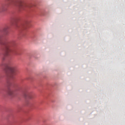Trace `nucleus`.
Wrapping results in <instances>:
<instances>
[{
  "label": "nucleus",
  "mask_w": 125,
  "mask_h": 125,
  "mask_svg": "<svg viewBox=\"0 0 125 125\" xmlns=\"http://www.w3.org/2000/svg\"><path fill=\"white\" fill-rule=\"evenodd\" d=\"M27 97V98H29V99H32V98H33V96H32V95L30 94H28Z\"/></svg>",
  "instance_id": "423d86ee"
},
{
  "label": "nucleus",
  "mask_w": 125,
  "mask_h": 125,
  "mask_svg": "<svg viewBox=\"0 0 125 125\" xmlns=\"http://www.w3.org/2000/svg\"><path fill=\"white\" fill-rule=\"evenodd\" d=\"M11 4L13 5H17V6L19 7L20 9L21 10L24 9L25 7H27V6H28L27 4H25L22 1L18 2L16 1V0H10L5 5H3L0 7V12H2V11H5L7 6H9V5Z\"/></svg>",
  "instance_id": "f257e3e1"
},
{
  "label": "nucleus",
  "mask_w": 125,
  "mask_h": 125,
  "mask_svg": "<svg viewBox=\"0 0 125 125\" xmlns=\"http://www.w3.org/2000/svg\"><path fill=\"white\" fill-rule=\"evenodd\" d=\"M8 87V93L9 95H12L14 93L13 91L12 90L9 89V86H11V87H13V84L11 83L10 82H8L7 83Z\"/></svg>",
  "instance_id": "20e7f679"
},
{
  "label": "nucleus",
  "mask_w": 125,
  "mask_h": 125,
  "mask_svg": "<svg viewBox=\"0 0 125 125\" xmlns=\"http://www.w3.org/2000/svg\"><path fill=\"white\" fill-rule=\"evenodd\" d=\"M4 66L5 67L4 71L6 75L10 78H12V74H14L16 71V67L7 63H5Z\"/></svg>",
  "instance_id": "7ed1b4c3"
},
{
  "label": "nucleus",
  "mask_w": 125,
  "mask_h": 125,
  "mask_svg": "<svg viewBox=\"0 0 125 125\" xmlns=\"http://www.w3.org/2000/svg\"><path fill=\"white\" fill-rule=\"evenodd\" d=\"M0 42L2 44L5 45L7 47L6 49V54L8 55V53L9 52H13L15 54L17 55H21V53L20 52L17 51H14L8 48V46H11V45H14V42H10L7 40H3V38L0 35Z\"/></svg>",
  "instance_id": "f03ea898"
},
{
  "label": "nucleus",
  "mask_w": 125,
  "mask_h": 125,
  "mask_svg": "<svg viewBox=\"0 0 125 125\" xmlns=\"http://www.w3.org/2000/svg\"><path fill=\"white\" fill-rule=\"evenodd\" d=\"M2 32L5 35H7V33H8V26L5 27L3 29Z\"/></svg>",
  "instance_id": "39448f33"
}]
</instances>
